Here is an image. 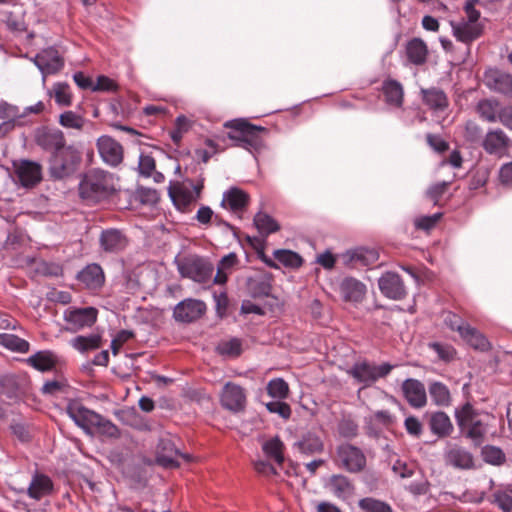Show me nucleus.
Wrapping results in <instances>:
<instances>
[{
  "instance_id": "680f3d73",
  "label": "nucleus",
  "mask_w": 512,
  "mask_h": 512,
  "mask_svg": "<svg viewBox=\"0 0 512 512\" xmlns=\"http://www.w3.org/2000/svg\"><path fill=\"white\" fill-rule=\"evenodd\" d=\"M139 199L143 204H155L159 200L158 192L155 189L141 188L138 191Z\"/></svg>"
},
{
  "instance_id": "c756f323",
  "label": "nucleus",
  "mask_w": 512,
  "mask_h": 512,
  "mask_svg": "<svg viewBox=\"0 0 512 512\" xmlns=\"http://www.w3.org/2000/svg\"><path fill=\"white\" fill-rule=\"evenodd\" d=\"M249 196L239 188H231L224 193L221 202L222 207L236 212L244 209L248 204Z\"/></svg>"
},
{
  "instance_id": "9b49d317",
  "label": "nucleus",
  "mask_w": 512,
  "mask_h": 512,
  "mask_svg": "<svg viewBox=\"0 0 512 512\" xmlns=\"http://www.w3.org/2000/svg\"><path fill=\"white\" fill-rule=\"evenodd\" d=\"M202 185L175 183L169 187V195L175 206L184 211L187 206L196 201L200 196Z\"/></svg>"
},
{
  "instance_id": "bf43d9fd",
  "label": "nucleus",
  "mask_w": 512,
  "mask_h": 512,
  "mask_svg": "<svg viewBox=\"0 0 512 512\" xmlns=\"http://www.w3.org/2000/svg\"><path fill=\"white\" fill-rule=\"evenodd\" d=\"M431 348L438 354L441 359L445 361H450L455 356V349L450 345L433 343L431 344Z\"/></svg>"
},
{
  "instance_id": "de8ad7c7",
  "label": "nucleus",
  "mask_w": 512,
  "mask_h": 512,
  "mask_svg": "<svg viewBox=\"0 0 512 512\" xmlns=\"http://www.w3.org/2000/svg\"><path fill=\"white\" fill-rule=\"evenodd\" d=\"M477 110L481 117L489 122H495L498 118L497 103L490 100H483L478 103Z\"/></svg>"
},
{
  "instance_id": "c85d7f7f",
  "label": "nucleus",
  "mask_w": 512,
  "mask_h": 512,
  "mask_svg": "<svg viewBox=\"0 0 512 512\" xmlns=\"http://www.w3.org/2000/svg\"><path fill=\"white\" fill-rule=\"evenodd\" d=\"M52 490L53 483L51 479L46 475L36 474L33 476L27 492L30 498L40 500L48 496Z\"/></svg>"
},
{
  "instance_id": "4c0bfd02",
  "label": "nucleus",
  "mask_w": 512,
  "mask_h": 512,
  "mask_svg": "<svg viewBox=\"0 0 512 512\" xmlns=\"http://www.w3.org/2000/svg\"><path fill=\"white\" fill-rule=\"evenodd\" d=\"M427 53V46L420 39L415 38L407 45L408 59L416 65H420L426 61Z\"/></svg>"
},
{
  "instance_id": "13d9d810",
  "label": "nucleus",
  "mask_w": 512,
  "mask_h": 512,
  "mask_svg": "<svg viewBox=\"0 0 512 512\" xmlns=\"http://www.w3.org/2000/svg\"><path fill=\"white\" fill-rule=\"evenodd\" d=\"M441 217H442L441 213H436L431 216L420 217L415 220V226L418 229L429 231L437 224V222L441 219Z\"/></svg>"
},
{
  "instance_id": "f8f14e48",
  "label": "nucleus",
  "mask_w": 512,
  "mask_h": 512,
  "mask_svg": "<svg viewBox=\"0 0 512 512\" xmlns=\"http://www.w3.org/2000/svg\"><path fill=\"white\" fill-rule=\"evenodd\" d=\"M220 403L231 412H240L245 408L246 394L241 386L227 382L220 393Z\"/></svg>"
},
{
  "instance_id": "8fccbe9b",
  "label": "nucleus",
  "mask_w": 512,
  "mask_h": 512,
  "mask_svg": "<svg viewBox=\"0 0 512 512\" xmlns=\"http://www.w3.org/2000/svg\"><path fill=\"white\" fill-rule=\"evenodd\" d=\"M59 122L64 127L77 130H81L84 126V119L73 111L62 113L59 117Z\"/></svg>"
},
{
  "instance_id": "3c124183",
  "label": "nucleus",
  "mask_w": 512,
  "mask_h": 512,
  "mask_svg": "<svg viewBox=\"0 0 512 512\" xmlns=\"http://www.w3.org/2000/svg\"><path fill=\"white\" fill-rule=\"evenodd\" d=\"M359 506L367 512H392L388 504L373 498L360 500Z\"/></svg>"
},
{
  "instance_id": "423d86ee",
  "label": "nucleus",
  "mask_w": 512,
  "mask_h": 512,
  "mask_svg": "<svg viewBox=\"0 0 512 512\" xmlns=\"http://www.w3.org/2000/svg\"><path fill=\"white\" fill-rule=\"evenodd\" d=\"M336 464L350 473H358L366 466V457L356 446L345 443L336 449Z\"/></svg>"
},
{
  "instance_id": "412c9836",
  "label": "nucleus",
  "mask_w": 512,
  "mask_h": 512,
  "mask_svg": "<svg viewBox=\"0 0 512 512\" xmlns=\"http://www.w3.org/2000/svg\"><path fill=\"white\" fill-rule=\"evenodd\" d=\"M444 456L446 463L455 468L470 469L474 465L472 454L457 445H450Z\"/></svg>"
},
{
  "instance_id": "ddd939ff",
  "label": "nucleus",
  "mask_w": 512,
  "mask_h": 512,
  "mask_svg": "<svg viewBox=\"0 0 512 512\" xmlns=\"http://www.w3.org/2000/svg\"><path fill=\"white\" fill-rule=\"evenodd\" d=\"M97 149L102 160L110 166H118L124 158L122 145L110 136L104 135L97 140Z\"/></svg>"
},
{
  "instance_id": "f3484780",
  "label": "nucleus",
  "mask_w": 512,
  "mask_h": 512,
  "mask_svg": "<svg viewBox=\"0 0 512 512\" xmlns=\"http://www.w3.org/2000/svg\"><path fill=\"white\" fill-rule=\"evenodd\" d=\"M19 182L25 187H32L41 180V166L33 161L21 160L14 163Z\"/></svg>"
},
{
  "instance_id": "58836bf2",
  "label": "nucleus",
  "mask_w": 512,
  "mask_h": 512,
  "mask_svg": "<svg viewBox=\"0 0 512 512\" xmlns=\"http://www.w3.org/2000/svg\"><path fill=\"white\" fill-rule=\"evenodd\" d=\"M24 117V114H20L19 109L16 106L0 103V120L1 126L5 130L12 129L18 119Z\"/></svg>"
},
{
  "instance_id": "2eb2a0df",
  "label": "nucleus",
  "mask_w": 512,
  "mask_h": 512,
  "mask_svg": "<svg viewBox=\"0 0 512 512\" xmlns=\"http://www.w3.org/2000/svg\"><path fill=\"white\" fill-rule=\"evenodd\" d=\"M381 293L392 300H401L406 296V288L398 274L386 272L378 280Z\"/></svg>"
},
{
  "instance_id": "7ed1b4c3",
  "label": "nucleus",
  "mask_w": 512,
  "mask_h": 512,
  "mask_svg": "<svg viewBox=\"0 0 512 512\" xmlns=\"http://www.w3.org/2000/svg\"><path fill=\"white\" fill-rule=\"evenodd\" d=\"M230 128L228 138L235 142V146L245 149H258L262 146L260 134L266 129L262 126H256L245 119H236L224 124Z\"/></svg>"
},
{
  "instance_id": "6e6552de",
  "label": "nucleus",
  "mask_w": 512,
  "mask_h": 512,
  "mask_svg": "<svg viewBox=\"0 0 512 512\" xmlns=\"http://www.w3.org/2000/svg\"><path fill=\"white\" fill-rule=\"evenodd\" d=\"M175 263L184 277L196 282H205L213 274V267L203 261V258H175Z\"/></svg>"
},
{
  "instance_id": "4be33fe9",
  "label": "nucleus",
  "mask_w": 512,
  "mask_h": 512,
  "mask_svg": "<svg viewBox=\"0 0 512 512\" xmlns=\"http://www.w3.org/2000/svg\"><path fill=\"white\" fill-rule=\"evenodd\" d=\"M100 244L104 252L117 254L124 250L128 244V241L120 231L111 229L102 232L100 237Z\"/></svg>"
},
{
  "instance_id": "f03ea898",
  "label": "nucleus",
  "mask_w": 512,
  "mask_h": 512,
  "mask_svg": "<svg viewBox=\"0 0 512 512\" xmlns=\"http://www.w3.org/2000/svg\"><path fill=\"white\" fill-rule=\"evenodd\" d=\"M115 191L113 177L102 170L89 171L79 185L82 198L99 201Z\"/></svg>"
},
{
  "instance_id": "4d7b16f0",
  "label": "nucleus",
  "mask_w": 512,
  "mask_h": 512,
  "mask_svg": "<svg viewBox=\"0 0 512 512\" xmlns=\"http://www.w3.org/2000/svg\"><path fill=\"white\" fill-rule=\"evenodd\" d=\"M450 182L443 181L437 184L432 185L426 192V195L433 200L434 204H438L441 196L447 191Z\"/></svg>"
},
{
  "instance_id": "ea45409f",
  "label": "nucleus",
  "mask_w": 512,
  "mask_h": 512,
  "mask_svg": "<svg viewBox=\"0 0 512 512\" xmlns=\"http://www.w3.org/2000/svg\"><path fill=\"white\" fill-rule=\"evenodd\" d=\"M432 401L438 406H448L451 403V395L448 387L441 382H433L429 386Z\"/></svg>"
},
{
  "instance_id": "1a4fd4ad",
  "label": "nucleus",
  "mask_w": 512,
  "mask_h": 512,
  "mask_svg": "<svg viewBox=\"0 0 512 512\" xmlns=\"http://www.w3.org/2000/svg\"><path fill=\"white\" fill-rule=\"evenodd\" d=\"M445 321L449 323L451 329L457 330L461 338L474 349L484 351L489 348V342L481 333L464 324L456 316H448Z\"/></svg>"
},
{
  "instance_id": "0e129e2a",
  "label": "nucleus",
  "mask_w": 512,
  "mask_h": 512,
  "mask_svg": "<svg viewBox=\"0 0 512 512\" xmlns=\"http://www.w3.org/2000/svg\"><path fill=\"white\" fill-rule=\"evenodd\" d=\"M371 421H374L378 424H382L384 426L390 425L393 423L394 418L388 411H376L370 416Z\"/></svg>"
},
{
  "instance_id": "5701e85b",
  "label": "nucleus",
  "mask_w": 512,
  "mask_h": 512,
  "mask_svg": "<svg viewBox=\"0 0 512 512\" xmlns=\"http://www.w3.org/2000/svg\"><path fill=\"white\" fill-rule=\"evenodd\" d=\"M37 143L43 149L51 151L52 154L67 147L63 132L57 129H48L40 132L37 135Z\"/></svg>"
},
{
  "instance_id": "49530a36",
  "label": "nucleus",
  "mask_w": 512,
  "mask_h": 512,
  "mask_svg": "<svg viewBox=\"0 0 512 512\" xmlns=\"http://www.w3.org/2000/svg\"><path fill=\"white\" fill-rule=\"evenodd\" d=\"M268 394L277 399H285L288 396V384L281 378H275L269 381L267 385Z\"/></svg>"
},
{
  "instance_id": "e433bc0d",
  "label": "nucleus",
  "mask_w": 512,
  "mask_h": 512,
  "mask_svg": "<svg viewBox=\"0 0 512 512\" xmlns=\"http://www.w3.org/2000/svg\"><path fill=\"white\" fill-rule=\"evenodd\" d=\"M254 225L262 236H267L280 229L279 224L265 212H258L254 217Z\"/></svg>"
},
{
  "instance_id": "37998d69",
  "label": "nucleus",
  "mask_w": 512,
  "mask_h": 512,
  "mask_svg": "<svg viewBox=\"0 0 512 512\" xmlns=\"http://www.w3.org/2000/svg\"><path fill=\"white\" fill-rule=\"evenodd\" d=\"M262 448H263L264 453L268 457L272 458L278 464L283 463V461H284V455H283L284 444L278 437H274V438L267 440L263 444Z\"/></svg>"
},
{
  "instance_id": "473e14b6",
  "label": "nucleus",
  "mask_w": 512,
  "mask_h": 512,
  "mask_svg": "<svg viewBox=\"0 0 512 512\" xmlns=\"http://www.w3.org/2000/svg\"><path fill=\"white\" fill-rule=\"evenodd\" d=\"M247 288L254 297L267 296L270 292V278L266 274H255L247 278Z\"/></svg>"
},
{
  "instance_id": "cd10ccee",
  "label": "nucleus",
  "mask_w": 512,
  "mask_h": 512,
  "mask_svg": "<svg viewBox=\"0 0 512 512\" xmlns=\"http://www.w3.org/2000/svg\"><path fill=\"white\" fill-rule=\"evenodd\" d=\"M78 280L89 289L100 288L104 283V273L97 264L87 265L78 273Z\"/></svg>"
},
{
  "instance_id": "603ef678",
  "label": "nucleus",
  "mask_w": 512,
  "mask_h": 512,
  "mask_svg": "<svg viewBox=\"0 0 512 512\" xmlns=\"http://www.w3.org/2000/svg\"><path fill=\"white\" fill-rule=\"evenodd\" d=\"M482 455L487 463L493 465H499L505 460V455L502 450L494 446L484 447Z\"/></svg>"
},
{
  "instance_id": "a878e982",
  "label": "nucleus",
  "mask_w": 512,
  "mask_h": 512,
  "mask_svg": "<svg viewBox=\"0 0 512 512\" xmlns=\"http://www.w3.org/2000/svg\"><path fill=\"white\" fill-rule=\"evenodd\" d=\"M509 138L500 130L489 131L484 139L482 146L489 154H501L508 146Z\"/></svg>"
},
{
  "instance_id": "c9c22d12",
  "label": "nucleus",
  "mask_w": 512,
  "mask_h": 512,
  "mask_svg": "<svg viewBox=\"0 0 512 512\" xmlns=\"http://www.w3.org/2000/svg\"><path fill=\"white\" fill-rule=\"evenodd\" d=\"M101 343L102 337L100 334L81 335L70 340V345L80 353L98 349Z\"/></svg>"
},
{
  "instance_id": "bb28decb",
  "label": "nucleus",
  "mask_w": 512,
  "mask_h": 512,
  "mask_svg": "<svg viewBox=\"0 0 512 512\" xmlns=\"http://www.w3.org/2000/svg\"><path fill=\"white\" fill-rule=\"evenodd\" d=\"M294 447H296L302 454L313 455L323 452L324 442L315 432L308 431L294 443Z\"/></svg>"
},
{
  "instance_id": "774afa93",
  "label": "nucleus",
  "mask_w": 512,
  "mask_h": 512,
  "mask_svg": "<svg viewBox=\"0 0 512 512\" xmlns=\"http://www.w3.org/2000/svg\"><path fill=\"white\" fill-rule=\"evenodd\" d=\"M498 119L504 126L512 129V106L499 110Z\"/></svg>"
},
{
  "instance_id": "864d4df0",
  "label": "nucleus",
  "mask_w": 512,
  "mask_h": 512,
  "mask_svg": "<svg viewBox=\"0 0 512 512\" xmlns=\"http://www.w3.org/2000/svg\"><path fill=\"white\" fill-rule=\"evenodd\" d=\"M266 408L271 413H276L283 419L291 416V408L288 404L280 401H271L266 404Z\"/></svg>"
},
{
  "instance_id": "69168bd1",
  "label": "nucleus",
  "mask_w": 512,
  "mask_h": 512,
  "mask_svg": "<svg viewBox=\"0 0 512 512\" xmlns=\"http://www.w3.org/2000/svg\"><path fill=\"white\" fill-rule=\"evenodd\" d=\"M500 182L506 187H512V162L503 165L499 171Z\"/></svg>"
},
{
  "instance_id": "dca6fc26",
  "label": "nucleus",
  "mask_w": 512,
  "mask_h": 512,
  "mask_svg": "<svg viewBox=\"0 0 512 512\" xmlns=\"http://www.w3.org/2000/svg\"><path fill=\"white\" fill-rule=\"evenodd\" d=\"M453 29V35L457 40L470 43L482 35L483 27L479 23V19L467 18L461 21L451 23Z\"/></svg>"
},
{
  "instance_id": "338daca9",
  "label": "nucleus",
  "mask_w": 512,
  "mask_h": 512,
  "mask_svg": "<svg viewBox=\"0 0 512 512\" xmlns=\"http://www.w3.org/2000/svg\"><path fill=\"white\" fill-rule=\"evenodd\" d=\"M405 428L413 436H419L422 432V424L417 418L412 416L406 418Z\"/></svg>"
},
{
  "instance_id": "7c9ffc66",
  "label": "nucleus",
  "mask_w": 512,
  "mask_h": 512,
  "mask_svg": "<svg viewBox=\"0 0 512 512\" xmlns=\"http://www.w3.org/2000/svg\"><path fill=\"white\" fill-rule=\"evenodd\" d=\"M57 362L56 355L48 350L39 351L27 359V363L38 371L52 370Z\"/></svg>"
},
{
  "instance_id": "a211bd4d",
  "label": "nucleus",
  "mask_w": 512,
  "mask_h": 512,
  "mask_svg": "<svg viewBox=\"0 0 512 512\" xmlns=\"http://www.w3.org/2000/svg\"><path fill=\"white\" fill-rule=\"evenodd\" d=\"M34 63L44 75H47L58 72L64 61L59 52L50 47L39 52L34 58Z\"/></svg>"
},
{
  "instance_id": "052dcab7",
  "label": "nucleus",
  "mask_w": 512,
  "mask_h": 512,
  "mask_svg": "<svg viewBox=\"0 0 512 512\" xmlns=\"http://www.w3.org/2000/svg\"><path fill=\"white\" fill-rule=\"evenodd\" d=\"M133 336V333L128 330H122L120 331L111 341V349L114 355H116L121 348V346L127 342L131 337Z\"/></svg>"
},
{
  "instance_id": "e2e57ef3",
  "label": "nucleus",
  "mask_w": 512,
  "mask_h": 512,
  "mask_svg": "<svg viewBox=\"0 0 512 512\" xmlns=\"http://www.w3.org/2000/svg\"><path fill=\"white\" fill-rule=\"evenodd\" d=\"M381 253H383V251L380 248L360 246V247H356V248L347 250V252L345 253V256L354 257V256H364L365 254L378 256Z\"/></svg>"
},
{
  "instance_id": "6ab92c4d",
  "label": "nucleus",
  "mask_w": 512,
  "mask_h": 512,
  "mask_svg": "<svg viewBox=\"0 0 512 512\" xmlns=\"http://www.w3.org/2000/svg\"><path fill=\"white\" fill-rule=\"evenodd\" d=\"M402 391L407 402L414 408L426 405L427 395L424 384L416 379H407L402 384Z\"/></svg>"
},
{
  "instance_id": "6e6d98bb",
  "label": "nucleus",
  "mask_w": 512,
  "mask_h": 512,
  "mask_svg": "<svg viewBox=\"0 0 512 512\" xmlns=\"http://www.w3.org/2000/svg\"><path fill=\"white\" fill-rule=\"evenodd\" d=\"M237 258H222L218 266L217 274L214 277V282L223 284L226 282L225 270L229 269L236 263Z\"/></svg>"
},
{
  "instance_id": "a19ab883",
  "label": "nucleus",
  "mask_w": 512,
  "mask_h": 512,
  "mask_svg": "<svg viewBox=\"0 0 512 512\" xmlns=\"http://www.w3.org/2000/svg\"><path fill=\"white\" fill-rule=\"evenodd\" d=\"M0 345L18 353H25L29 350V343L14 334H0Z\"/></svg>"
},
{
  "instance_id": "79ce46f5",
  "label": "nucleus",
  "mask_w": 512,
  "mask_h": 512,
  "mask_svg": "<svg viewBox=\"0 0 512 512\" xmlns=\"http://www.w3.org/2000/svg\"><path fill=\"white\" fill-rule=\"evenodd\" d=\"M423 99L425 103L432 109L442 110L447 107V97L443 91L432 88L428 90H422Z\"/></svg>"
},
{
  "instance_id": "39448f33",
  "label": "nucleus",
  "mask_w": 512,
  "mask_h": 512,
  "mask_svg": "<svg viewBox=\"0 0 512 512\" xmlns=\"http://www.w3.org/2000/svg\"><path fill=\"white\" fill-rule=\"evenodd\" d=\"M456 420L458 426L467 437L476 444L482 442L483 436L486 433V425L475 415L470 404H466L459 411H456Z\"/></svg>"
},
{
  "instance_id": "4468645a",
  "label": "nucleus",
  "mask_w": 512,
  "mask_h": 512,
  "mask_svg": "<svg viewBox=\"0 0 512 512\" xmlns=\"http://www.w3.org/2000/svg\"><path fill=\"white\" fill-rule=\"evenodd\" d=\"M206 311L204 302L196 299H185L174 308V318L179 322H192L200 318Z\"/></svg>"
},
{
  "instance_id": "aec40b11",
  "label": "nucleus",
  "mask_w": 512,
  "mask_h": 512,
  "mask_svg": "<svg viewBox=\"0 0 512 512\" xmlns=\"http://www.w3.org/2000/svg\"><path fill=\"white\" fill-rule=\"evenodd\" d=\"M178 457L189 460V456L181 454L175 445L169 439H162L158 444L157 462L167 468L177 467L179 465Z\"/></svg>"
},
{
  "instance_id": "b1692460",
  "label": "nucleus",
  "mask_w": 512,
  "mask_h": 512,
  "mask_svg": "<svg viewBox=\"0 0 512 512\" xmlns=\"http://www.w3.org/2000/svg\"><path fill=\"white\" fill-rule=\"evenodd\" d=\"M340 293L347 302H360L366 294V286L354 278H346L340 284Z\"/></svg>"
},
{
  "instance_id": "2f4dec72",
  "label": "nucleus",
  "mask_w": 512,
  "mask_h": 512,
  "mask_svg": "<svg viewBox=\"0 0 512 512\" xmlns=\"http://www.w3.org/2000/svg\"><path fill=\"white\" fill-rule=\"evenodd\" d=\"M487 85L493 90L512 95V75L500 72H491L486 76Z\"/></svg>"
},
{
  "instance_id": "f257e3e1",
  "label": "nucleus",
  "mask_w": 512,
  "mask_h": 512,
  "mask_svg": "<svg viewBox=\"0 0 512 512\" xmlns=\"http://www.w3.org/2000/svg\"><path fill=\"white\" fill-rule=\"evenodd\" d=\"M67 413L75 424L88 434H91L94 431L111 437L117 434V428L115 425L110 421L105 420L94 411L85 408L78 402L69 403Z\"/></svg>"
},
{
  "instance_id": "c03bdc74",
  "label": "nucleus",
  "mask_w": 512,
  "mask_h": 512,
  "mask_svg": "<svg viewBox=\"0 0 512 512\" xmlns=\"http://www.w3.org/2000/svg\"><path fill=\"white\" fill-rule=\"evenodd\" d=\"M384 95L387 102L400 106L403 100L402 86L396 81H388L383 86Z\"/></svg>"
},
{
  "instance_id": "09e8293b",
  "label": "nucleus",
  "mask_w": 512,
  "mask_h": 512,
  "mask_svg": "<svg viewBox=\"0 0 512 512\" xmlns=\"http://www.w3.org/2000/svg\"><path fill=\"white\" fill-rule=\"evenodd\" d=\"M217 351L224 356L236 357L241 353V342L236 338L222 341L218 344Z\"/></svg>"
},
{
  "instance_id": "9d476101",
  "label": "nucleus",
  "mask_w": 512,
  "mask_h": 512,
  "mask_svg": "<svg viewBox=\"0 0 512 512\" xmlns=\"http://www.w3.org/2000/svg\"><path fill=\"white\" fill-rule=\"evenodd\" d=\"M392 370V366L388 363L381 365H371L366 362L358 363L351 369V374L359 382L364 385H370L379 378L385 377Z\"/></svg>"
},
{
  "instance_id": "5fc2aeb1",
  "label": "nucleus",
  "mask_w": 512,
  "mask_h": 512,
  "mask_svg": "<svg viewBox=\"0 0 512 512\" xmlns=\"http://www.w3.org/2000/svg\"><path fill=\"white\" fill-rule=\"evenodd\" d=\"M55 100L58 104L68 106L71 104V94L68 85L58 83L54 86Z\"/></svg>"
},
{
  "instance_id": "a18cd8bd",
  "label": "nucleus",
  "mask_w": 512,
  "mask_h": 512,
  "mask_svg": "<svg viewBox=\"0 0 512 512\" xmlns=\"http://www.w3.org/2000/svg\"><path fill=\"white\" fill-rule=\"evenodd\" d=\"M263 263L268 267L275 269L281 268H298L302 265L303 258H261Z\"/></svg>"
},
{
  "instance_id": "f704fd0d",
  "label": "nucleus",
  "mask_w": 512,
  "mask_h": 512,
  "mask_svg": "<svg viewBox=\"0 0 512 512\" xmlns=\"http://www.w3.org/2000/svg\"><path fill=\"white\" fill-rule=\"evenodd\" d=\"M138 169L140 175L144 177H152L156 183L164 180V175L156 171V162L154 157L149 154H141L139 157Z\"/></svg>"
},
{
  "instance_id": "72a5a7b5",
  "label": "nucleus",
  "mask_w": 512,
  "mask_h": 512,
  "mask_svg": "<svg viewBox=\"0 0 512 512\" xmlns=\"http://www.w3.org/2000/svg\"><path fill=\"white\" fill-rule=\"evenodd\" d=\"M430 429L435 435L445 437L451 434L453 425L446 413L435 412L430 417Z\"/></svg>"
},
{
  "instance_id": "393cba45",
  "label": "nucleus",
  "mask_w": 512,
  "mask_h": 512,
  "mask_svg": "<svg viewBox=\"0 0 512 512\" xmlns=\"http://www.w3.org/2000/svg\"><path fill=\"white\" fill-rule=\"evenodd\" d=\"M325 487L336 497L347 499L353 495L354 486L344 475H332L325 483Z\"/></svg>"
},
{
  "instance_id": "20e7f679",
  "label": "nucleus",
  "mask_w": 512,
  "mask_h": 512,
  "mask_svg": "<svg viewBox=\"0 0 512 512\" xmlns=\"http://www.w3.org/2000/svg\"><path fill=\"white\" fill-rule=\"evenodd\" d=\"M80 152L73 146H67L56 153H53L50 159V175L55 179H63L77 169L80 164Z\"/></svg>"
},
{
  "instance_id": "0eeeda50",
  "label": "nucleus",
  "mask_w": 512,
  "mask_h": 512,
  "mask_svg": "<svg viewBox=\"0 0 512 512\" xmlns=\"http://www.w3.org/2000/svg\"><path fill=\"white\" fill-rule=\"evenodd\" d=\"M98 310L94 307H69L63 313L66 330L72 333L89 328L97 321Z\"/></svg>"
}]
</instances>
